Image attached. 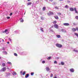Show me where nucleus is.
Wrapping results in <instances>:
<instances>
[{
    "mask_svg": "<svg viewBox=\"0 0 78 78\" xmlns=\"http://www.w3.org/2000/svg\"><path fill=\"white\" fill-rule=\"evenodd\" d=\"M56 47H58V48H61V47H62V44H59L58 43L56 44Z\"/></svg>",
    "mask_w": 78,
    "mask_h": 78,
    "instance_id": "f257e3e1",
    "label": "nucleus"
},
{
    "mask_svg": "<svg viewBox=\"0 0 78 78\" xmlns=\"http://www.w3.org/2000/svg\"><path fill=\"white\" fill-rule=\"evenodd\" d=\"M49 13H48V15L49 16H50V15H53L54 14V13L52 12L49 11Z\"/></svg>",
    "mask_w": 78,
    "mask_h": 78,
    "instance_id": "f03ea898",
    "label": "nucleus"
},
{
    "mask_svg": "<svg viewBox=\"0 0 78 78\" xmlns=\"http://www.w3.org/2000/svg\"><path fill=\"white\" fill-rule=\"evenodd\" d=\"M54 27L56 29H58L59 28V26H58V24H54Z\"/></svg>",
    "mask_w": 78,
    "mask_h": 78,
    "instance_id": "7ed1b4c3",
    "label": "nucleus"
},
{
    "mask_svg": "<svg viewBox=\"0 0 78 78\" xmlns=\"http://www.w3.org/2000/svg\"><path fill=\"white\" fill-rule=\"evenodd\" d=\"M20 73L21 75H22V74H23V75H25V73H26V72L25 71H24L23 72L22 71H21L20 72Z\"/></svg>",
    "mask_w": 78,
    "mask_h": 78,
    "instance_id": "20e7f679",
    "label": "nucleus"
},
{
    "mask_svg": "<svg viewBox=\"0 0 78 78\" xmlns=\"http://www.w3.org/2000/svg\"><path fill=\"white\" fill-rule=\"evenodd\" d=\"M6 68L5 67H4L2 68V70L3 71V72H5V71H6Z\"/></svg>",
    "mask_w": 78,
    "mask_h": 78,
    "instance_id": "39448f33",
    "label": "nucleus"
},
{
    "mask_svg": "<svg viewBox=\"0 0 78 78\" xmlns=\"http://www.w3.org/2000/svg\"><path fill=\"white\" fill-rule=\"evenodd\" d=\"M63 25L65 26H69V24L68 23H63Z\"/></svg>",
    "mask_w": 78,
    "mask_h": 78,
    "instance_id": "423d86ee",
    "label": "nucleus"
},
{
    "mask_svg": "<svg viewBox=\"0 0 78 78\" xmlns=\"http://www.w3.org/2000/svg\"><path fill=\"white\" fill-rule=\"evenodd\" d=\"M54 17H55V19H56L57 20H58L59 19V18H58V16H54Z\"/></svg>",
    "mask_w": 78,
    "mask_h": 78,
    "instance_id": "0eeeda50",
    "label": "nucleus"
},
{
    "mask_svg": "<svg viewBox=\"0 0 78 78\" xmlns=\"http://www.w3.org/2000/svg\"><path fill=\"white\" fill-rule=\"evenodd\" d=\"M72 30L74 32L75 31H76V29L75 28H73L72 29Z\"/></svg>",
    "mask_w": 78,
    "mask_h": 78,
    "instance_id": "6e6552de",
    "label": "nucleus"
},
{
    "mask_svg": "<svg viewBox=\"0 0 78 78\" xmlns=\"http://www.w3.org/2000/svg\"><path fill=\"white\" fill-rule=\"evenodd\" d=\"M7 31H8V30L5 29L4 31H3L2 32V33H6V34H8V33H6V32H7Z\"/></svg>",
    "mask_w": 78,
    "mask_h": 78,
    "instance_id": "1a4fd4ad",
    "label": "nucleus"
},
{
    "mask_svg": "<svg viewBox=\"0 0 78 78\" xmlns=\"http://www.w3.org/2000/svg\"><path fill=\"white\" fill-rule=\"evenodd\" d=\"M69 9L71 11H74V9L73 8H70Z\"/></svg>",
    "mask_w": 78,
    "mask_h": 78,
    "instance_id": "9d476101",
    "label": "nucleus"
},
{
    "mask_svg": "<svg viewBox=\"0 0 78 78\" xmlns=\"http://www.w3.org/2000/svg\"><path fill=\"white\" fill-rule=\"evenodd\" d=\"M70 70L71 72H74V69H71Z\"/></svg>",
    "mask_w": 78,
    "mask_h": 78,
    "instance_id": "9b49d317",
    "label": "nucleus"
},
{
    "mask_svg": "<svg viewBox=\"0 0 78 78\" xmlns=\"http://www.w3.org/2000/svg\"><path fill=\"white\" fill-rule=\"evenodd\" d=\"M74 11L76 12V13H78V12L77 11V10H76V7H75L74 8Z\"/></svg>",
    "mask_w": 78,
    "mask_h": 78,
    "instance_id": "f8f14e48",
    "label": "nucleus"
},
{
    "mask_svg": "<svg viewBox=\"0 0 78 78\" xmlns=\"http://www.w3.org/2000/svg\"><path fill=\"white\" fill-rule=\"evenodd\" d=\"M46 69L47 71H49V70H50V68H49V67H46Z\"/></svg>",
    "mask_w": 78,
    "mask_h": 78,
    "instance_id": "ddd939ff",
    "label": "nucleus"
},
{
    "mask_svg": "<svg viewBox=\"0 0 78 78\" xmlns=\"http://www.w3.org/2000/svg\"><path fill=\"white\" fill-rule=\"evenodd\" d=\"M29 76V74H27L26 75V76H25V77L26 78H28Z\"/></svg>",
    "mask_w": 78,
    "mask_h": 78,
    "instance_id": "4468645a",
    "label": "nucleus"
},
{
    "mask_svg": "<svg viewBox=\"0 0 78 78\" xmlns=\"http://www.w3.org/2000/svg\"><path fill=\"white\" fill-rule=\"evenodd\" d=\"M62 32H64V33H66V30H65L64 29H62Z\"/></svg>",
    "mask_w": 78,
    "mask_h": 78,
    "instance_id": "2eb2a0df",
    "label": "nucleus"
},
{
    "mask_svg": "<svg viewBox=\"0 0 78 78\" xmlns=\"http://www.w3.org/2000/svg\"><path fill=\"white\" fill-rule=\"evenodd\" d=\"M56 37L58 38H60V37H61V36L59 35H57Z\"/></svg>",
    "mask_w": 78,
    "mask_h": 78,
    "instance_id": "dca6fc26",
    "label": "nucleus"
},
{
    "mask_svg": "<svg viewBox=\"0 0 78 78\" xmlns=\"http://www.w3.org/2000/svg\"><path fill=\"white\" fill-rule=\"evenodd\" d=\"M45 8H46L45 7H44L43 8H42V10L43 11H45Z\"/></svg>",
    "mask_w": 78,
    "mask_h": 78,
    "instance_id": "f3484780",
    "label": "nucleus"
},
{
    "mask_svg": "<svg viewBox=\"0 0 78 78\" xmlns=\"http://www.w3.org/2000/svg\"><path fill=\"white\" fill-rule=\"evenodd\" d=\"M31 2H30L28 3H27V6H28V5H31Z\"/></svg>",
    "mask_w": 78,
    "mask_h": 78,
    "instance_id": "a211bd4d",
    "label": "nucleus"
},
{
    "mask_svg": "<svg viewBox=\"0 0 78 78\" xmlns=\"http://www.w3.org/2000/svg\"><path fill=\"white\" fill-rule=\"evenodd\" d=\"M51 57H49L47 58V59L48 60H50V59H51Z\"/></svg>",
    "mask_w": 78,
    "mask_h": 78,
    "instance_id": "6ab92c4d",
    "label": "nucleus"
},
{
    "mask_svg": "<svg viewBox=\"0 0 78 78\" xmlns=\"http://www.w3.org/2000/svg\"><path fill=\"white\" fill-rule=\"evenodd\" d=\"M57 14H58V16H61V15L62 14L60 12H58V13H57Z\"/></svg>",
    "mask_w": 78,
    "mask_h": 78,
    "instance_id": "aec40b11",
    "label": "nucleus"
},
{
    "mask_svg": "<svg viewBox=\"0 0 78 78\" xmlns=\"http://www.w3.org/2000/svg\"><path fill=\"white\" fill-rule=\"evenodd\" d=\"M57 23V22H56V21H54L53 22V23L54 24H55Z\"/></svg>",
    "mask_w": 78,
    "mask_h": 78,
    "instance_id": "412c9836",
    "label": "nucleus"
},
{
    "mask_svg": "<svg viewBox=\"0 0 78 78\" xmlns=\"http://www.w3.org/2000/svg\"><path fill=\"white\" fill-rule=\"evenodd\" d=\"M74 34H75V35H76V36H77V37H78V34H77L76 33H75Z\"/></svg>",
    "mask_w": 78,
    "mask_h": 78,
    "instance_id": "4be33fe9",
    "label": "nucleus"
},
{
    "mask_svg": "<svg viewBox=\"0 0 78 78\" xmlns=\"http://www.w3.org/2000/svg\"><path fill=\"white\" fill-rule=\"evenodd\" d=\"M73 51H75V52H76V53H77V52H78V50H75V49H74Z\"/></svg>",
    "mask_w": 78,
    "mask_h": 78,
    "instance_id": "5701e85b",
    "label": "nucleus"
},
{
    "mask_svg": "<svg viewBox=\"0 0 78 78\" xmlns=\"http://www.w3.org/2000/svg\"><path fill=\"white\" fill-rule=\"evenodd\" d=\"M14 55L15 56H17V54L16 53H14Z\"/></svg>",
    "mask_w": 78,
    "mask_h": 78,
    "instance_id": "b1692460",
    "label": "nucleus"
},
{
    "mask_svg": "<svg viewBox=\"0 0 78 78\" xmlns=\"http://www.w3.org/2000/svg\"><path fill=\"white\" fill-rule=\"evenodd\" d=\"M61 64L62 65H64V62H61Z\"/></svg>",
    "mask_w": 78,
    "mask_h": 78,
    "instance_id": "393cba45",
    "label": "nucleus"
},
{
    "mask_svg": "<svg viewBox=\"0 0 78 78\" xmlns=\"http://www.w3.org/2000/svg\"><path fill=\"white\" fill-rule=\"evenodd\" d=\"M2 66H3V67H5V63H3L2 64Z\"/></svg>",
    "mask_w": 78,
    "mask_h": 78,
    "instance_id": "a878e982",
    "label": "nucleus"
},
{
    "mask_svg": "<svg viewBox=\"0 0 78 78\" xmlns=\"http://www.w3.org/2000/svg\"><path fill=\"white\" fill-rule=\"evenodd\" d=\"M65 8H69V6H68L67 5H66L65 6Z\"/></svg>",
    "mask_w": 78,
    "mask_h": 78,
    "instance_id": "bb28decb",
    "label": "nucleus"
},
{
    "mask_svg": "<svg viewBox=\"0 0 78 78\" xmlns=\"http://www.w3.org/2000/svg\"><path fill=\"white\" fill-rule=\"evenodd\" d=\"M44 30V29L43 28L41 29V31H42V32H44V30Z\"/></svg>",
    "mask_w": 78,
    "mask_h": 78,
    "instance_id": "cd10ccee",
    "label": "nucleus"
},
{
    "mask_svg": "<svg viewBox=\"0 0 78 78\" xmlns=\"http://www.w3.org/2000/svg\"><path fill=\"white\" fill-rule=\"evenodd\" d=\"M54 63V64H58V62L56 61H55Z\"/></svg>",
    "mask_w": 78,
    "mask_h": 78,
    "instance_id": "c85d7f7f",
    "label": "nucleus"
},
{
    "mask_svg": "<svg viewBox=\"0 0 78 78\" xmlns=\"http://www.w3.org/2000/svg\"><path fill=\"white\" fill-rule=\"evenodd\" d=\"M7 64H12V63H11V62H7Z\"/></svg>",
    "mask_w": 78,
    "mask_h": 78,
    "instance_id": "c756f323",
    "label": "nucleus"
},
{
    "mask_svg": "<svg viewBox=\"0 0 78 78\" xmlns=\"http://www.w3.org/2000/svg\"><path fill=\"white\" fill-rule=\"evenodd\" d=\"M50 77H53V74L51 73L50 75Z\"/></svg>",
    "mask_w": 78,
    "mask_h": 78,
    "instance_id": "7c9ffc66",
    "label": "nucleus"
},
{
    "mask_svg": "<svg viewBox=\"0 0 78 78\" xmlns=\"http://www.w3.org/2000/svg\"><path fill=\"white\" fill-rule=\"evenodd\" d=\"M55 9H59V8H58V7L57 6H56L55 7Z\"/></svg>",
    "mask_w": 78,
    "mask_h": 78,
    "instance_id": "2f4dec72",
    "label": "nucleus"
},
{
    "mask_svg": "<svg viewBox=\"0 0 78 78\" xmlns=\"http://www.w3.org/2000/svg\"><path fill=\"white\" fill-rule=\"evenodd\" d=\"M75 19H78V16H76L75 17Z\"/></svg>",
    "mask_w": 78,
    "mask_h": 78,
    "instance_id": "473e14b6",
    "label": "nucleus"
},
{
    "mask_svg": "<svg viewBox=\"0 0 78 78\" xmlns=\"http://www.w3.org/2000/svg\"><path fill=\"white\" fill-rule=\"evenodd\" d=\"M6 18L7 19H10V17L7 16V17H6Z\"/></svg>",
    "mask_w": 78,
    "mask_h": 78,
    "instance_id": "72a5a7b5",
    "label": "nucleus"
},
{
    "mask_svg": "<svg viewBox=\"0 0 78 78\" xmlns=\"http://www.w3.org/2000/svg\"><path fill=\"white\" fill-rule=\"evenodd\" d=\"M33 75H34V73H31V75L32 76H33Z\"/></svg>",
    "mask_w": 78,
    "mask_h": 78,
    "instance_id": "f704fd0d",
    "label": "nucleus"
},
{
    "mask_svg": "<svg viewBox=\"0 0 78 78\" xmlns=\"http://www.w3.org/2000/svg\"><path fill=\"white\" fill-rule=\"evenodd\" d=\"M23 20L22 19L20 20L21 22H23Z\"/></svg>",
    "mask_w": 78,
    "mask_h": 78,
    "instance_id": "c9c22d12",
    "label": "nucleus"
},
{
    "mask_svg": "<svg viewBox=\"0 0 78 78\" xmlns=\"http://www.w3.org/2000/svg\"><path fill=\"white\" fill-rule=\"evenodd\" d=\"M45 61H43L42 62V64H44V63H45Z\"/></svg>",
    "mask_w": 78,
    "mask_h": 78,
    "instance_id": "e433bc0d",
    "label": "nucleus"
},
{
    "mask_svg": "<svg viewBox=\"0 0 78 78\" xmlns=\"http://www.w3.org/2000/svg\"><path fill=\"white\" fill-rule=\"evenodd\" d=\"M4 53H5V55H7L8 54V53H7V52H6V51H4Z\"/></svg>",
    "mask_w": 78,
    "mask_h": 78,
    "instance_id": "4c0bfd02",
    "label": "nucleus"
},
{
    "mask_svg": "<svg viewBox=\"0 0 78 78\" xmlns=\"http://www.w3.org/2000/svg\"><path fill=\"white\" fill-rule=\"evenodd\" d=\"M14 74V75H16V72H13Z\"/></svg>",
    "mask_w": 78,
    "mask_h": 78,
    "instance_id": "58836bf2",
    "label": "nucleus"
},
{
    "mask_svg": "<svg viewBox=\"0 0 78 78\" xmlns=\"http://www.w3.org/2000/svg\"><path fill=\"white\" fill-rule=\"evenodd\" d=\"M12 13H10V16H12Z\"/></svg>",
    "mask_w": 78,
    "mask_h": 78,
    "instance_id": "ea45409f",
    "label": "nucleus"
},
{
    "mask_svg": "<svg viewBox=\"0 0 78 78\" xmlns=\"http://www.w3.org/2000/svg\"><path fill=\"white\" fill-rule=\"evenodd\" d=\"M9 41H12V40H11L10 38H9Z\"/></svg>",
    "mask_w": 78,
    "mask_h": 78,
    "instance_id": "a19ab883",
    "label": "nucleus"
},
{
    "mask_svg": "<svg viewBox=\"0 0 78 78\" xmlns=\"http://www.w3.org/2000/svg\"><path fill=\"white\" fill-rule=\"evenodd\" d=\"M41 19L42 20H43V17H41Z\"/></svg>",
    "mask_w": 78,
    "mask_h": 78,
    "instance_id": "79ce46f5",
    "label": "nucleus"
},
{
    "mask_svg": "<svg viewBox=\"0 0 78 78\" xmlns=\"http://www.w3.org/2000/svg\"><path fill=\"white\" fill-rule=\"evenodd\" d=\"M50 2H53V0H49Z\"/></svg>",
    "mask_w": 78,
    "mask_h": 78,
    "instance_id": "37998d69",
    "label": "nucleus"
},
{
    "mask_svg": "<svg viewBox=\"0 0 78 78\" xmlns=\"http://www.w3.org/2000/svg\"><path fill=\"white\" fill-rule=\"evenodd\" d=\"M7 44H9V42H8L7 43Z\"/></svg>",
    "mask_w": 78,
    "mask_h": 78,
    "instance_id": "c03bdc74",
    "label": "nucleus"
},
{
    "mask_svg": "<svg viewBox=\"0 0 78 78\" xmlns=\"http://www.w3.org/2000/svg\"><path fill=\"white\" fill-rule=\"evenodd\" d=\"M54 78H57V77H56V76H55L54 77Z\"/></svg>",
    "mask_w": 78,
    "mask_h": 78,
    "instance_id": "a18cd8bd",
    "label": "nucleus"
},
{
    "mask_svg": "<svg viewBox=\"0 0 78 78\" xmlns=\"http://www.w3.org/2000/svg\"><path fill=\"white\" fill-rule=\"evenodd\" d=\"M59 0L60 1H63V0Z\"/></svg>",
    "mask_w": 78,
    "mask_h": 78,
    "instance_id": "49530a36",
    "label": "nucleus"
},
{
    "mask_svg": "<svg viewBox=\"0 0 78 78\" xmlns=\"http://www.w3.org/2000/svg\"><path fill=\"white\" fill-rule=\"evenodd\" d=\"M30 0H28V2H30Z\"/></svg>",
    "mask_w": 78,
    "mask_h": 78,
    "instance_id": "de8ad7c7",
    "label": "nucleus"
},
{
    "mask_svg": "<svg viewBox=\"0 0 78 78\" xmlns=\"http://www.w3.org/2000/svg\"><path fill=\"white\" fill-rule=\"evenodd\" d=\"M7 69H9V68L8 67H7Z\"/></svg>",
    "mask_w": 78,
    "mask_h": 78,
    "instance_id": "09e8293b",
    "label": "nucleus"
},
{
    "mask_svg": "<svg viewBox=\"0 0 78 78\" xmlns=\"http://www.w3.org/2000/svg\"><path fill=\"white\" fill-rule=\"evenodd\" d=\"M1 58H2L1 57H0V59H1Z\"/></svg>",
    "mask_w": 78,
    "mask_h": 78,
    "instance_id": "8fccbe9b",
    "label": "nucleus"
},
{
    "mask_svg": "<svg viewBox=\"0 0 78 78\" xmlns=\"http://www.w3.org/2000/svg\"><path fill=\"white\" fill-rule=\"evenodd\" d=\"M13 75H14V73H13Z\"/></svg>",
    "mask_w": 78,
    "mask_h": 78,
    "instance_id": "3c124183",
    "label": "nucleus"
}]
</instances>
